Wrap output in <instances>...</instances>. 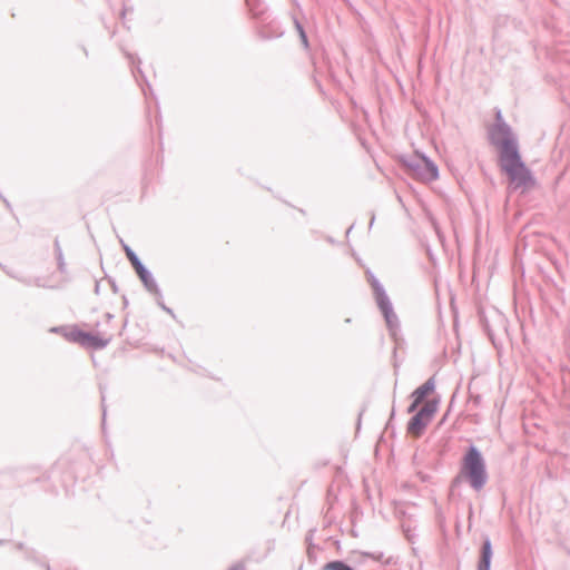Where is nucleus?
<instances>
[{
  "label": "nucleus",
  "instance_id": "3",
  "mask_svg": "<svg viewBox=\"0 0 570 570\" xmlns=\"http://www.w3.org/2000/svg\"><path fill=\"white\" fill-rule=\"evenodd\" d=\"M400 163L409 175L422 183H431L439 178L436 164L423 154L401 156Z\"/></svg>",
  "mask_w": 570,
  "mask_h": 570
},
{
  "label": "nucleus",
  "instance_id": "31",
  "mask_svg": "<svg viewBox=\"0 0 570 570\" xmlns=\"http://www.w3.org/2000/svg\"><path fill=\"white\" fill-rule=\"evenodd\" d=\"M228 570H246V568L242 562H237L228 568Z\"/></svg>",
  "mask_w": 570,
  "mask_h": 570
},
{
  "label": "nucleus",
  "instance_id": "24",
  "mask_svg": "<svg viewBox=\"0 0 570 570\" xmlns=\"http://www.w3.org/2000/svg\"><path fill=\"white\" fill-rule=\"evenodd\" d=\"M412 401L410 403V405L407 406V413H415L416 411H419V405L421 404L420 401H417L416 399L414 397H411Z\"/></svg>",
  "mask_w": 570,
  "mask_h": 570
},
{
  "label": "nucleus",
  "instance_id": "20",
  "mask_svg": "<svg viewBox=\"0 0 570 570\" xmlns=\"http://www.w3.org/2000/svg\"><path fill=\"white\" fill-rule=\"evenodd\" d=\"M365 275H366V281L368 282V284L372 287V291L383 286L382 283L376 278V276L370 268H367L365 271Z\"/></svg>",
  "mask_w": 570,
  "mask_h": 570
},
{
  "label": "nucleus",
  "instance_id": "18",
  "mask_svg": "<svg viewBox=\"0 0 570 570\" xmlns=\"http://www.w3.org/2000/svg\"><path fill=\"white\" fill-rule=\"evenodd\" d=\"M122 248L126 254V257L130 262L134 269L144 264L138 257V255L135 253V250H132V248L129 245L125 244L124 242Z\"/></svg>",
  "mask_w": 570,
  "mask_h": 570
},
{
  "label": "nucleus",
  "instance_id": "17",
  "mask_svg": "<svg viewBox=\"0 0 570 570\" xmlns=\"http://www.w3.org/2000/svg\"><path fill=\"white\" fill-rule=\"evenodd\" d=\"M293 23H294V27L298 33V37H299V40H301V43L303 45V47L305 49H308L309 48V41H308V37H307V33H306V30L304 28V26L302 24V22L294 16L293 17Z\"/></svg>",
  "mask_w": 570,
  "mask_h": 570
},
{
  "label": "nucleus",
  "instance_id": "23",
  "mask_svg": "<svg viewBox=\"0 0 570 570\" xmlns=\"http://www.w3.org/2000/svg\"><path fill=\"white\" fill-rule=\"evenodd\" d=\"M99 389H100V396H101L102 428H104L105 422H106V414H107V410H106V405H105L106 395H105V389L102 386H100Z\"/></svg>",
  "mask_w": 570,
  "mask_h": 570
},
{
  "label": "nucleus",
  "instance_id": "4",
  "mask_svg": "<svg viewBox=\"0 0 570 570\" xmlns=\"http://www.w3.org/2000/svg\"><path fill=\"white\" fill-rule=\"evenodd\" d=\"M440 397L429 400L423 407L416 411L409 420L406 430L414 436L420 438L438 412Z\"/></svg>",
  "mask_w": 570,
  "mask_h": 570
},
{
  "label": "nucleus",
  "instance_id": "44",
  "mask_svg": "<svg viewBox=\"0 0 570 570\" xmlns=\"http://www.w3.org/2000/svg\"><path fill=\"white\" fill-rule=\"evenodd\" d=\"M12 216H14V219L18 220V216H16V213L12 212Z\"/></svg>",
  "mask_w": 570,
  "mask_h": 570
},
{
  "label": "nucleus",
  "instance_id": "30",
  "mask_svg": "<svg viewBox=\"0 0 570 570\" xmlns=\"http://www.w3.org/2000/svg\"><path fill=\"white\" fill-rule=\"evenodd\" d=\"M314 532H315V530H314V529H312V530H309V531L307 532V534H306L305 541H306V543H307V547H309V543H314V542H313Z\"/></svg>",
  "mask_w": 570,
  "mask_h": 570
},
{
  "label": "nucleus",
  "instance_id": "45",
  "mask_svg": "<svg viewBox=\"0 0 570 570\" xmlns=\"http://www.w3.org/2000/svg\"><path fill=\"white\" fill-rule=\"evenodd\" d=\"M12 216H14V219L18 220V216H16V213L12 212Z\"/></svg>",
  "mask_w": 570,
  "mask_h": 570
},
{
  "label": "nucleus",
  "instance_id": "10",
  "mask_svg": "<svg viewBox=\"0 0 570 570\" xmlns=\"http://www.w3.org/2000/svg\"><path fill=\"white\" fill-rule=\"evenodd\" d=\"M245 3L255 22L266 18V16L271 13L264 0H245Z\"/></svg>",
  "mask_w": 570,
  "mask_h": 570
},
{
  "label": "nucleus",
  "instance_id": "26",
  "mask_svg": "<svg viewBox=\"0 0 570 570\" xmlns=\"http://www.w3.org/2000/svg\"><path fill=\"white\" fill-rule=\"evenodd\" d=\"M483 330L487 333L488 337L491 340V342L494 344V335L487 321L483 322Z\"/></svg>",
  "mask_w": 570,
  "mask_h": 570
},
{
  "label": "nucleus",
  "instance_id": "11",
  "mask_svg": "<svg viewBox=\"0 0 570 570\" xmlns=\"http://www.w3.org/2000/svg\"><path fill=\"white\" fill-rule=\"evenodd\" d=\"M435 391V379L434 375L428 379L422 385L416 387L412 393L411 397L416 399L421 403Z\"/></svg>",
  "mask_w": 570,
  "mask_h": 570
},
{
  "label": "nucleus",
  "instance_id": "7",
  "mask_svg": "<svg viewBox=\"0 0 570 570\" xmlns=\"http://www.w3.org/2000/svg\"><path fill=\"white\" fill-rule=\"evenodd\" d=\"M140 279L144 288L155 297H160V287L158 286L153 273L145 266V264L134 269Z\"/></svg>",
  "mask_w": 570,
  "mask_h": 570
},
{
  "label": "nucleus",
  "instance_id": "41",
  "mask_svg": "<svg viewBox=\"0 0 570 570\" xmlns=\"http://www.w3.org/2000/svg\"><path fill=\"white\" fill-rule=\"evenodd\" d=\"M480 401H481V396H480V395H476V396L474 397V402L478 404Z\"/></svg>",
  "mask_w": 570,
  "mask_h": 570
},
{
  "label": "nucleus",
  "instance_id": "38",
  "mask_svg": "<svg viewBox=\"0 0 570 570\" xmlns=\"http://www.w3.org/2000/svg\"><path fill=\"white\" fill-rule=\"evenodd\" d=\"M326 242H328L330 244H335V239L332 236H327Z\"/></svg>",
  "mask_w": 570,
  "mask_h": 570
},
{
  "label": "nucleus",
  "instance_id": "12",
  "mask_svg": "<svg viewBox=\"0 0 570 570\" xmlns=\"http://www.w3.org/2000/svg\"><path fill=\"white\" fill-rule=\"evenodd\" d=\"M52 332L60 333L68 342L79 344L81 340L82 330L77 325L68 326H59L53 327Z\"/></svg>",
  "mask_w": 570,
  "mask_h": 570
},
{
  "label": "nucleus",
  "instance_id": "37",
  "mask_svg": "<svg viewBox=\"0 0 570 570\" xmlns=\"http://www.w3.org/2000/svg\"><path fill=\"white\" fill-rule=\"evenodd\" d=\"M99 292H100V284H99V282H96V285H95V293H96V294H99Z\"/></svg>",
  "mask_w": 570,
  "mask_h": 570
},
{
  "label": "nucleus",
  "instance_id": "42",
  "mask_svg": "<svg viewBox=\"0 0 570 570\" xmlns=\"http://www.w3.org/2000/svg\"><path fill=\"white\" fill-rule=\"evenodd\" d=\"M352 229H353V225L350 226V228L347 229L346 234L348 235Z\"/></svg>",
  "mask_w": 570,
  "mask_h": 570
},
{
  "label": "nucleus",
  "instance_id": "16",
  "mask_svg": "<svg viewBox=\"0 0 570 570\" xmlns=\"http://www.w3.org/2000/svg\"><path fill=\"white\" fill-rule=\"evenodd\" d=\"M0 268L11 278L17 279L18 282L22 283L26 286H31V277H24L13 271L12 268H9L7 265H3L0 263Z\"/></svg>",
  "mask_w": 570,
  "mask_h": 570
},
{
  "label": "nucleus",
  "instance_id": "8",
  "mask_svg": "<svg viewBox=\"0 0 570 570\" xmlns=\"http://www.w3.org/2000/svg\"><path fill=\"white\" fill-rule=\"evenodd\" d=\"M112 336L104 337L98 333L86 332L82 330L79 345L95 351L104 350L111 342Z\"/></svg>",
  "mask_w": 570,
  "mask_h": 570
},
{
  "label": "nucleus",
  "instance_id": "9",
  "mask_svg": "<svg viewBox=\"0 0 570 570\" xmlns=\"http://www.w3.org/2000/svg\"><path fill=\"white\" fill-rule=\"evenodd\" d=\"M493 558L492 542L489 535L482 537V543L479 550V560L476 570H491V561Z\"/></svg>",
  "mask_w": 570,
  "mask_h": 570
},
{
  "label": "nucleus",
  "instance_id": "43",
  "mask_svg": "<svg viewBox=\"0 0 570 570\" xmlns=\"http://www.w3.org/2000/svg\"><path fill=\"white\" fill-rule=\"evenodd\" d=\"M3 198H6V197H4V196H3V194L0 191V199H1L2 202H3Z\"/></svg>",
  "mask_w": 570,
  "mask_h": 570
},
{
  "label": "nucleus",
  "instance_id": "27",
  "mask_svg": "<svg viewBox=\"0 0 570 570\" xmlns=\"http://www.w3.org/2000/svg\"><path fill=\"white\" fill-rule=\"evenodd\" d=\"M31 285H35L37 287H46L42 277H31Z\"/></svg>",
  "mask_w": 570,
  "mask_h": 570
},
{
  "label": "nucleus",
  "instance_id": "6",
  "mask_svg": "<svg viewBox=\"0 0 570 570\" xmlns=\"http://www.w3.org/2000/svg\"><path fill=\"white\" fill-rule=\"evenodd\" d=\"M285 33L278 19L267 14L266 18L256 21V35L262 40H273L283 37Z\"/></svg>",
  "mask_w": 570,
  "mask_h": 570
},
{
  "label": "nucleus",
  "instance_id": "13",
  "mask_svg": "<svg viewBox=\"0 0 570 570\" xmlns=\"http://www.w3.org/2000/svg\"><path fill=\"white\" fill-rule=\"evenodd\" d=\"M391 338L394 341V348H393V358H394V370L395 373H397V370L400 367V364L396 361L397 356V350H401L405 345V340L401 336V324L399 323L397 330L395 331L394 335L392 333H389Z\"/></svg>",
  "mask_w": 570,
  "mask_h": 570
},
{
  "label": "nucleus",
  "instance_id": "1",
  "mask_svg": "<svg viewBox=\"0 0 570 570\" xmlns=\"http://www.w3.org/2000/svg\"><path fill=\"white\" fill-rule=\"evenodd\" d=\"M488 138L499 150V167L504 173L514 189H528L535 185V178L522 159L517 135L505 122L501 110L495 112L494 124L488 130Z\"/></svg>",
  "mask_w": 570,
  "mask_h": 570
},
{
  "label": "nucleus",
  "instance_id": "34",
  "mask_svg": "<svg viewBox=\"0 0 570 570\" xmlns=\"http://www.w3.org/2000/svg\"><path fill=\"white\" fill-rule=\"evenodd\" d=\"M79 48L81 49V51L83 52L85 57L88 58L89 57V52L86 48V46L83 45H79Z\"/></svg>",
  "mask_w": 570,
  "mask_h": 570
},
{
  "label": "nucleus",
  "instance_id": "21",
  "mask_svg": "<svg viewBox=\"0 0 570 570\" xmlns=\"http://www.w3.org/2000/svg\"><path fill=\"white\" fill-rule=\"evenodd\" d=\"M156 298V303L157 305L164 311L166 312L168 315H170L173 318L176 317V314L174 312L173 308L168 307L165 303H164V298H163V292L160 291V297H155Z\"/></svg>",
  "mask_w": 570,
  "mask_h": 570
},
{
  "label": "nucleus",
  "instance_id": "2",
  "mask_svg": "<svg viewBox=\"0 0 570 570\" xmlns=\"http://www.w3.org/2000/svg\"><path fill=\"white\" fill-rule=\"evenodd\" d=\"M461 479L475 492L482 491L489 481L485 459L474 443L465 449L460 461L459 473L453 479L452 484L455 485Z\"/></svg>",
  "mask_w": 570,
  "mask_h": 570
},
{
  "label": "nucleus",
  "instance_id": "22",
  "mask_svg": "<svg viewBox=\"0 0 570 570\" xmlns=\"http://www.w3.org/2000/svg\"><path fill=\"white\" fill-rule=\"evenodd\" d=\"M317 549H318V547L315 543H309V547H307L308 561L316 562V559H317L316 550Z\"/></svg>",
  "mask_w": 570,
  "mask_h": 570
},
{
  "label": "nucleus",
  "instance_id": "15",
  "mask_svg": "<svg viewBox=\"0 0 570 570\" xmlns=\"http://www.w3.org/2000/svg\"><path fill=\"white\" fill-rule=\"evenodd\" d=\"M364 557L372 558L373 560L381 562L382 566H394L397 563V558L390 556L384 557L383 552H364Z\"/></svg>",
  "mask_w": 570,
  "mask_h": 570
},
{
  "label": "nucleus",
  "instance_id": "35",
  "mask_svg": "<svg viewBox=\"0 0 570 570\" xmlns=\"http://www.w3.org/2000/svg\"><path fill=\"white\" fill-rule=\"evenodd\" d=\"M121 298H122V307L126 308L128 306V304H129L128 298H127L126 295H122Z\"/></svg>",
  "mask_w": 570,
  "mask_h": 570
},
{
  "label": "nucleus",
  "instance_id": "14",
  "mask_svg": "<svg viewBox=\"0 0 570 570\" xmlns=\"http://www.w3.org/2000/svg\"><path fill=\"white\" fill-rule=\"evenodd\" d=\"M53 250H55V257H56V261H57V268L58 271L66 275L67 274V264L65 262V257H63V253H62V248L60 246V243H59V239L58 237L55 238V242H53Z\"/></svg>",
  "mask_w": 570,
  "mask_h": 570
},
{
  "label": "nucleus",
  "instance_id": "5",
  "mask_svg": "<svg viewBox=\"0 0 570 570\" xmlns=\"http://www.w3.org/2000/svg\"><path fill=\"white\" fill-rule=\"evenodd\" d=\"M373 296L377 305V308L380 309L385 321L389 333H392L394 335L399 326V317L394 312L393 304L384 286L373 289Z\"/></svg>",
  "mask_w": 570,
  "mask_h": 570
},
{
  "label": "nucleus",
  "instance_id": "36",
  "mask_svg": "<svg viewBox=\"0 0 570 570\" xmlns=\"http://www.w3.org/2000/svg\"><path fill=\"white\" fill-rule=\"evenodd\" d=\"M374 222H375V214H374V213H372V215H371V219H370V226H368L370 228H372V226H373Z\"/></svg>",
  "mask_w": 570,
  "mask_h": 570
},
{
  "label": "nucleus",
  "instance_id": "25",
  "mask_svg": "<svg viewBox=\"0 0 570 570\" xmlns=\"http://www.w3.org/2000/svg\"><path fill=\"white\" fill-rule=\"evenodd\" d=\"M125 55L128 58V60H129V62H130V65L132 67L136 66V62H137V66L140 65L141 61H140V59L137 56H135V55H132L130 52H125Z\"/></svg>",
  "mask_w": 570,
  "mask_h": 570
},
{
  "label": "nucleus",
  "instance_id": "33",
  "mask_svg": "<svg viewBox=\"0 0 570 570\" xmlns=\"http://www.w3.org/2000/svg\"><path fill=\"white\" fill-rule=\"evenodd\" d=\"M394 415H395V407L393 406L392 411H391L390 420L387 421L385 429H389L391 426V421L394 417Z\"/></svg>",
  "mask_w": 570,
  "mask_h": 570
},
{
  "label": "nucleus",
  "instance_id": "28",
  "mask_svg": "<svg viewBox=\"0 0 570 570\" xmlns=\"http://www.w3.org/2000/svg\"><path fill=\"white\" fill-rule=\"evenodd\" d=\"M132 73L135 75V78H138V75H139L146 81V77H145L140 66H134Z\"/></svg>",
  "mask_w": 570,
  "mask_h": 570
},
{
  "label": "nucleus",
  "instance_id": "39",
  "mask_svg": "<svg viewBox=\"0 0 570 570\" xmlns=\"http://www.w3.org/2000/svg\"><path fill=\"white\" fill-rule=\"evenodd\" d=\"M105 316H106V318H107V321H108V322H109V321H111V320L114 318V314H111V313H106V315H105Z\"/></svg>",
  "mask_w": 570,
  "mask_h": 570
},
{
  "label": "nucleus",
  "instance_id": "29",
  "mask_svg": "<svg viewBox=\"0 0 570 570\" xmlns=\"http://www.w3.org/2000/svg\"><path fill=\"white\" fill-rule=\"evenodd\" d=\"M107 279H108V283H109L110 287H111V291L115 294H117L119 288H118V285H117L116 281L112 277H108V276H107Z\"/></svg>",
  "mask_w": 570,
  "mask_h": 570
},
{
  "label": "nucleus",
  "instance_id": "32",
  "mask_svg": "<svg viewBox=\"0 0 570 570\" xmlns=\"http://www.w3.org/2000/svg\"><path fill=\"white\" fill-rule=\"evenodd\" d=\"M3 204H4L6 208H7L10 213H12V212H13L12 205H11V203H10L7 198H3Z\"/></svg>",
  "mask_w": 570,
  "mask_h": 570
},
{
  "label": "nucleus",
  "instance_id": "40",
  "mask_svg": "<svg viewBox=\"0 0 570 570\" xmlns=\"http://www.w3.org/2000/svg\"><path fill=\"white\" fill-rule=\"evenodd\" d=\"M361 417H362V412L358 414V419H357V430H360V428H361Z\"/></svg>",
  "mask_w": 570,
  "mask_h": 570
},
{
  "label": "nucleus",
  "instance_id": "19",
  "mask_svg": "<svg viewBox=\"0 0 570 570\" xmlns=\"http://www.w3.org/2000/svg\"><path fill=\"white\" fill-rule=\"evenodd\" d=\"M322 570H355L352 566H350L344 560H333L325 563Z\"/></svg>",
  "mask_w": 570,
  "mask_h": 570
}]
</instances>
